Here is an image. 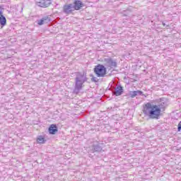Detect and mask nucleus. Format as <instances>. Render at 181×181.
Masks as SVG:
<instances>
[{"instance_id": "obj_1", "label": "nucleus", "mask_w": 181, "mask_h": 181, "mask_svg": "<svg viewBox=\"0 0 181 181\" xmlns=\"http://www.w3.org/2000/svg\"><path fill=\"white\" fill-rule=\"evenodd\" d=\"M143 112L151 119H159L162 110H160V105L148 103L144 106Z\"/></svg>"}, {"instance_id": "obj_2", "label": "nucleus", "mask_w": 181, "mask_h": 181, "mask_svg": "<svg viewBox=\"0 0 181 181\" xmlns=\"http://www.w3.org/2000/svg\"><path fill=\"white\" fill-rule=\"evenodd\" d=\"M87 81V76L84 74L76 73V76L75 78V87L74 89V94H78L83 87H84V83Z\"/></svg>"}, {"instance_id": "obj_3", "label": "nucleus", "mask_w": 181, "mask_h": 181, "mask_svg": "<svg viewBox=\"0 0 181 181\" xmlns=\"http://www.w3.org/2000/svg\"><path fill=\"white\" fill-rule=\"evenodd\" d=\"M94 73L97 77H105L107 74V68L103 64H98L94 68Z\"/></svg>"}, {"instance_id": "obj_4", "label": "nucleus", "mask_w": 181, "mask_h": 181, "mask_svg": "<svg viewBox=\"0 0 181 181\" xmlns=\"http://www.w3.org/2000/svg\"><path fill=\"white\" fill-rule=\"evenodd\" d=\"M102 62L106 69L111 70V69L117 67V62L111 58H105L102 60Z\"/></svg>"}, {"instance_id": "obj_5", "label": "nucleus", "mask_w": 181, "mask_h": 181, "mask_svg": "<svg viewBox=\"0 0 181 181\" xmlns=\"http://www.w3.org/2000/svg\"><path fill=\"white\" fill-rule=\"evenodd\" d=\"M35 3L40 8H47L50 6V0H36Z\"/></svg>"}, {"instance_id": "obj_6", "label": "nucleus", "mask_w": 181, "mask_h": 181, "mask_svg": "<svg viewBox=\"0 0 181 181\" xmlns=\"http://www.w3.org/2000/svg\"><path fill=\"white\" fill-rule=\"evenodd\" d=\"M74 11V8L73 7L72 4L64 5L63 7V12L66 15H70L71 12Z\"/></svg>"}, {"instance_id": "obj_7", "label": "nucleus", "mask_w": 181, "mask_h": 181, "mask_svg": "<svg viewBox=\"0 0 181 181\" xmlns=\"http://www.w3.org/2000/svg\"><path fill=\"white\" fill-rule=\"evenodd\" d=\"M83 4L81 0H74L73 7L74 11H80L83 8Z\"/></svg>"}, {"instance_id": "obj_8", "label": "nucleus", "mask_w": 181, "mask_h": 181, "mask_svg": "<svg viewBox=\"0 0 181 181\" xmlns=\"http://www.w3.org/2000/svg\"><path fill=\"white\" fill-rule=\"evenodd\" d=\"M90 151H91L93 153L94 152H101L103 151V148L100 146V145H92L89 147Z\"/></svg>"}, {"instance_id": "obj_9", "label": "nucleus", "mask_w": 181, "mask_h": 181, "mask_svg": "<svg viewBox=\"0 0 181 181\" xmlns=\"http://www.w3.org/2000/svg\"><path fill=\"white\" fill-rule=\"evenodd\" d=\"M2 8L0 7V25L2 26H5L6 25V18L4 16V14L2 13Z\"/></svg>"}, {"instance_id": "obj_10", "label": "nucleus", "mask_w": 181, "mask_h": 181, "mask_svg": "<svg viewBox=\"0 0 181 181\" xmlns=\"http://www.w3.org/2000/svg\"><path fill=\"white\" fill-rule=\"evenodd\" d=\"M122 93H124V89L122 88V86H119L117 88H115V91L113 92V93L115 94V95H121L122 94Z\"/></svg>"}, {"instance_id": "obj_11", "label": "nucleus", "mask_w": 181, "mask_h": 181, "mask_svg": "<svg viewBox=\"0 0 181 181\" xmlns=\"http://www.w3.org/2000/svg\"><path fill=\"white\" fill-rule=\"evenodd\" d=\"M57 126L56 124H51L49 128V134H52V135H54L56 132H57Z\"/></svg>"}, {"instance_id": "obj_12", "label": "nucleus", "mask_w": 181, "mask_h": 181, "mask_svg": "<svg viewBox=\"0 0 181 181\" xmlns=\"http://www.w3.org/2000/svg\"><path fill=\"white\" fill-rule=\"evenodd\" d=\"M49 18H47V17H45L41 20H39L37 21V25H44L45 23H47V22H49Z\"/></svg>"}, {"instance_id": "obj_13", "label": "nucleus", "mask_w": 181, "mask_h": 181, "mask_svg": "<svg viewBox=\"0 0 181 181\" xmlns=\"http://www.w3.org/2000/svg\"><path fill=\"white\" fill-rule=\"evenodd\" d=\"M138 94H141V91L134 90V91H131L129 93V95H130V97H132V98H134V97H136V95H138Z\"/></svg>"}, {"instance_id": "obj_14", "label": "nucleus", "mask_w": 181, "mask_h": 181, "mask_svg": "<svg viewBox=\"0 0 181 181\" xmlns=\"http://www.w3.org/2000/svg\"><path fill=\"white\" fill-rule=\"evenodd\" d=\"M37 142L38 144H45V142H46V140H45V138H43L42 136H40L37 139Z\"/></svg>"}, {"instance_id": "obj_15", "label": "nucleus", "mask_w": 181, "mask_h": 181, "mask_svg": "<svg viewBox=\"0 0 181 181\" xmlns=\"http://www.w3.org/2000/svg\"><path fill=\"white\" fill-rule=\"evenodd\" d=\"M177 131L180 132L181 131V121L178 124V127H177Z\"/></svg>"}, {"instance_id": "obj_16", "label": "nucleus", "mask_w": 181, "mask_h": 181, "mask_svg": "<svg viewBox=\"0 0 181 181\" xmlns=\"http://www.w3.org/2000/svg\"><path fill=\"white\" fill-rule=\"evenodd\" d=\"M92 80H93V81H95V83H97V81H98V80L97 79V77H93Z\"/></svg>"}, {"instance_id": "obj_17", "label": "nucleus", "mask_w": 181, "mask_h": 181, "mask_svg": "<svg viewBox=\"0 0 181 181\" xmlns=\"http://www.w3.org/2000/svg\"><path fill=\"white\" fill-rule=\"evenodd\" d=\"M163 25H165V23H163Z\"/></svg>"}]
</instances>
